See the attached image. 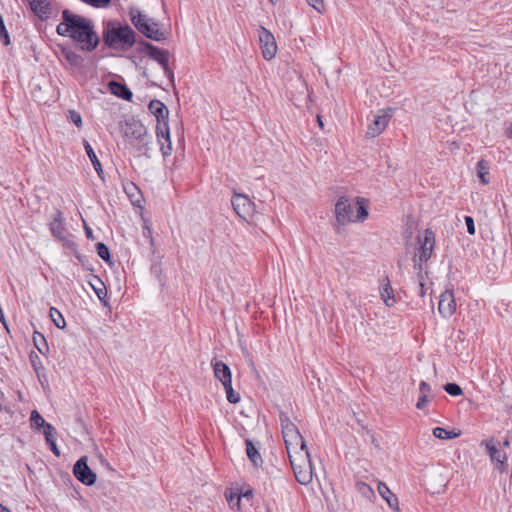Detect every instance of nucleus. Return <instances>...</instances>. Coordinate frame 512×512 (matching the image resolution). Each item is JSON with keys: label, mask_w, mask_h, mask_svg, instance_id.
<instances>
[{"label": "nucleus", "mask_w": 512, "mask_h": 512, "mask_svg": "<svg viewBox=\"0 0 512 512\" xmlns=\"http://www.w3.org/2000/svg\"><path fill=\"white\" fill-rule=\"evenodd\" d=\"M62 18L57 26L59 35L71 37L82 50L92 51L97 47L99 37L89 19L68 10L63 11Z\"/></svg>", "instance_id": "1"}, {"label": "nucleus", "mask_w": 512, "mask_h": 512, "mask_svg": "<svg viewBox=\"0 0 512 512\" xmlns=\"http://www.w3.org/2000/svg\"><path fill=\"white\" fill-rule=\"evenodd\" d=\"M154 150L153 136L144 124L135 118L130 119V155L136 159H149Z\"/></svg>", "instance_id": "2"}, {"label": "nucleus", "mask_w": 512, "mask_h": 512, "mask_svg": "<svg viewBox=\"0 0 512 512\" xmlns=\"http://www.w3.org/2000/svg\"><path fill=\"white\" fill-rule=\"evenodd\" d=\"M336 220L339 224L345 225L350 222H363L368 217V201L364 198H356L355 204L342 196L335 204Z\"/></svg>", "instance_id": "3"}, {"label": "nucleus", "mask_w": 512, "mask_h": 512, "mask_svg": "<svg viewBox=\"0 0 512 512\" xmlns=\"http://www.w3.org/2000/svg\"><path fill=\"white\" fill-rule=\"evenodd\" d=\"M130 20L135 28L148 39L154 41L165 39V33L160 30L159 23L140 10L130 8Z\"/></svg>", "instance_id": "4"}, {"label": "nucleus", "mask_w": 512, "mask_h": 512, "mask_svg": "<svg viewBox=\"0 0 512 512\" xmlns=\"http://www.w3.org/2000/svg\"><path fill=\"white\" fill-rule=\"evenodd\" d=\"M142 202H144V199L140 189L133 182H130V203L133 205L135 213L139 215V217L142 220L143 238L145 239L146 243H148L149 246L152 248L153 238L150 227V221L144 216L145 208L142 205Z\"/></svg>", "instance_id": "5"}, {"label": "nucleus", "mask_w": 512, "mask_h": 512, "mask_svg": "<svg viewBox=\"0 0 512 512\" xmlns=\"http://www.w3.org/2000/svg\"><path fill=\"white\" fill-rule=\"evenodd\" d=\"M289 460L296 480L302 485L309 484L312 481V465L309 451H305V453L296 452V455H290Z\"/></svg>", "instance_id": "6"}, {"label": "nucleus", "mask_w": 512, "mask_h": 512, "mask_svg": "<svg viewBox=\"0 0 512 512\" xmlns=\"http://www.w3.org/2000/svg\"><path fill=\"white\" fill-rule=\"evenodd\" d=\"M104 42L111 48L120 49L128 44V26L118 22H109L104 31Z\"/></svg>", "instance_id": "7"}, {"label": "nucleus", "mask_w": 512, "mask_h": 512, "mask_svg": "<svg viewBox=\"0 0 512 512\" xmlns=\"http://www.w3.org/2000/svg\"><path fill=\"white\" fill-rule=\"evenodd\" d=\"M418 248L415 251L414 257L419 262H428L431 258L435 247V234L432 230L426 229L423 235L417 237Z\"/></svg>", "instance_id": "8"}, {"label": "nucleus", "mask_w": 512, "mask_h": 512, "mask_svg": "<svg viewBox=\"0 0 512 512\" xmlns=\"http://www.w3.org/2000/svg\"><path fill=\"white\" fill-rule=\"evenodd\" d=\"M393 112V108H385L379 110L377 114L373 116V120L367 128V136L370 138H375L379 136L387 127L389 120L393 115Z\"/></svg>", "instance_id": "9"}, {"label": "nucleus", "mask_w": 512, "mask_h": 512, "mask_svg": "<svg viewBox=\"0 0 512 512\" xmlns=\"http://www.w3.org/2000/svg\"><path fill=\"white\" fill-rule=\"evenodd\" d=\"M288 457L298 453H305L307 450L306 443L300 434L298 428L282 432Z\"/></svg>", "instance_id": "10"}, {"label": "nucleus", "mask_w": 512, "mask_h": 512, "mask_svg": "<svg viewBox=\"0 0 512 512\" xmlns=\"http://www.w3.org/2000/svg\"><path fill=\"white\" fill-rule=\"evenodd\" d=\"M231 203L237 215L244 220H248L255 213L254 203L244 194H234Z\"/></svg>", "instance_id": "11"}, {"label": "nucleus", "mask_w": 512, "mask_h": 512, "mask_svg": "<svg viewBox=\"0 0 512 512\" xmlns=\"http://www.w3.org/2000/svg\"><path fill=\"white\" fill-rule=\"evenodd\" d=\"M258 37L262 55L266 60H271L277 52V45L273 34L264 27H260Z\"/></svg>", "instance_id": "12"}, {"label": "nucleus", "mask_w": 512, "mask_h": 512, "mask_svg": "<svg viewBox=\"0 0 512 512\" xmlns=\"http://www.w3.org/2000/svg\"><path fill=\"white\" fill-rule=\"evenodd\" d=\"M143 51L146 52L153 60L157 61L163 68L164 72L168 76H173L172 71L169 68V53L166 50L160 49L151 43L142 42Z\"/></svg>", "instance_id": "13"}, {"label": "nucleus", "mask_w": 512, "mask_h": 512, "mask_svg": "<svg viewBox=\"0 0 512 512\" xmlns=\"http://www.w3.org/2000/svg\"><path fill=\"white\" fill-rule=\"evenodd\" d=\"M73 473L85 485L91 486L96 482V474L87 465V457H81L75 463Z\"/></svg>", "instance_id": "14"}, {"label": "nucleus", "mask_w": 512, "mask_h": 512, "mask_svg": "<svg viewBox=\"0 0 512 512\" xmlns=\"http://www.w3.org/2000/svg\"><path fill=\"white\" fill-rule=\"evenodd\" d=\"M157 141L164 158L172 153V142L168 123H161L156 126Z\"/></svg>", "instance_id": "15"}, {"label": "nucleus", "mask_w": 512, "mask_h": 512, "mask_svg": "<svg viewBox=\"0 0 512 512\" xmlns=\"http://www.w3.org/2000/svg\"><path fill=\"white\" fill-rule=\"evenodd\" d=\"M438 311L444 318H449L455 313L456 301L451 291H445L440 295Z\"/></svg>", "instance_id": "16"}, {"label": "nucleus", "mask_w": 512, "mask_h": 512, "mask_svg": "<svg viewBox=\"0 0 512 512\" xmlns=\"http://www.w3.org/2000/svg\"><path fill=\"white\" fill-rule=\"evenodd\" d=\"M49 227L52 235L55 238L61 241H65L67 239V229L64 224V216L60 210L55 211Z\"/></svg>", "instance_id": "17"}, {"label": "nucleus", "mask_w": 512, "mask_h": 512, "mask_svg": "<svg viewBox=\"0 0 512 512\" xmlns=\"http://www.w3.org/2000/svg\"><path fill=\"white\" fill-rule=\"evenodd\" d=\"M149 110L157 119V125L161 123H168L169 110L166 105L160 100H151L149 103Z\"/></svg>", "instance_id": "18"}, {"label": "nucleus", "mask_w": 512, "mask_h": 512, "mask_svg": "<svg viewBox=\"0 0 512 512\" xmlns=\"http://www.w3.org/2000/svg\"><path fill=\"white\" fill-rule=\"evenodd\" d=\"M485 445H486L487 452H488L492 462H495L499 465L498 469L500 471H504V469L506 467V461H507L506 454L503 451L499 450L494 445L492 440L485 442Z\"/></svg>", "instance_id": "19"}, {"label": "nucleus", "mask_w": 512, "mask_h": 512, "mask_svg": "<svg viewBox=\"0 0 512 512\" xmlns=\"http://www.w3.org/2000/svg\"><path fill=\"white\" fill-rule=\"evenodd\" d=\"M215 377L222 383L223 386L232 383L231 370L228 365L223 361H216L212 363Z\"/></svg>", "instance_id": "20"}, {"label": "nucleus", "mask_w": 512, "mask_h": 512, "mask_svg": "<svg viewBox=\"0 0 512 512\" xmlns=\"http://www.w3.org/2000/svg\"><path fill=\"white\" fill-rule=\"evenodd\" d=\"M380 295L386 306L391 307L394 305V291L388 278H386L385 283L382 284Z\"/></svg>", "instance_id": "21"}, {"label": "nucleus", "mask_w": 512, "mask_h": 512, "mask_svg": "<svg viewBox=\"0 0 512 512\" xmlns=\"http://www.w3.org/2000/svg\"><path fill=\"white\" fill-rule=\"evenodd\" d=\"M83 145H84L85 151H86L91 163L93 164L98 176L100 178H103L104 173H103L102 165H101L96 153L94 152L92 146L90 145V143L87 140L83 141Z\"/></svg>", "instance_id": "22"}, {"label": "nucleus", "mask_w": 512, "mask_h": 512, "mask_svg": "<svg viewBox=\"0 0 512 512\" xmlns=\"http://www.w3.org/2000/svg\"><path fill=\"white\" fill-rule=\"evenodd\" d=\"M246 454L255 467L262 465L263 460L251 440L246 439Z\"/></svg>", "instance_id": "23"}, {"label": "nucleus", "mask_w": 512, "mask_h": 512, "mask_svg": "<svg viewBox=\"0 0 512 512\" xmlns=\"http://www.w3.org/2000/svg\"><path fill=\"white\" fill-rule=\"evenodd\" d=\"M108 88L115 96L128 100V88L124 84L116 81H110L108 83Z\"/></svg>", "instance_id": "24"}, {"label": "nucleus", "mask_w": 512, "mask_h": 512, "mask_svg": "<svg viewBox=\"0 0 512 512\" xmlns=\"http://www.w3.org/2000/svg\"><path fill=\"white\" fill-rule=\"evenodd\" d=\"M460 435L461 432L459 430H447L442 427H435L433 429V436L441 440L454 439L459 437Z\"/></svg>", "instance_id": "25"}, {"label": "nucleus", "mask_w": 512, "mask_h": 512, "mask_svg": "<svg viewBox=\"0 0 512 512\" xmlns=\"http://www.w3.org/2000/svg\"><path fill=\"white\" fill-rule=\"evenodd\" d=\"M30 7L35 14L39 17H43L48 12L49 3L47 0H30Z\"/></svg>", "instance_id": "26"}, {"label": "nucleus", "mask_w": 512, "mask_h": 512, "mask_svg": "<svg viewBox=\"0 0 512 512\" xmlns=\"http://www.w3.org/2000/svg\"><path fill=\"white\" fill-rule=\"evenodd\" d=\"M477 174L482 184L486 185L489 183V163L481 159L477 163Z\"/></svg>", "instance_id": "27"}, {"label": "nucleus", "mask_w": 512, "mask_h": 512, "mask_svg": "<svg viewBox=\"0 0 512 512\" xmlns=\"http://www.w3.org/2000/svg\"><path fill=\"white\" fill-rule=\"evenodd\" d=\"M356 489L357 491L366 499L371 500L375 497L374 490L371 488L370 485L364 483V482H357L356 483Z\"/></svg>", "instance_id": "28"}, {"label": "nucleus", "mask_w": 512, "mask_h": 512, "mask_svg": "<svg viewBox=\"0 0 512 512\" xmlns=\"http://www.w3.org/2000/svg\"><path fill=\"white\" fill-rule=\"evenodd\" d=\"M33 341L41 354H45L48 351V345L44 336L39 332H34Z\"/></svg>", "instance_id": "29"}, {"label": "nucleus", "mask_w": 512, "mask_h": 512, "mask_svg": "<svg viewBox=\"0 0 512 512\" xmlns=\"http://www.w3.org/2000/svg\"><path fill=\"white\" fill-rule=\"evenodd\" d=\"M30 424L32 428L40 429L44 428L48 423L45 422L44 418L37 410H33L30 415Z\"/></svg>", "instance_id": "30"}, {"label": "nucleus", "mask_w": 512, "mask_h": 512, "mask_svg": "<svg viewBox=\"0 0 512 512\" xmlns=\"http://www.w3.org/2000/svg\"><path fill=\"white\" fill-rule=\"evenodd\" d=\"M414 263V271L416 273L417 281H425L428 272L426 271L424 265L427 262H419L418 259L413 258Z\"/></svg>", "instance_id": "31"}, {"label": "nucleus", "mask_w": 512, "mask_h": 512, "mask_svg": "<svg viewBox=\"0 0 512 512\" xmlns=\"http://www.w3.org/2000/svg\"><path fill=\"white\" fill-rule=\"evenodd\" d=\"M50 317L56 327L63 329L66 325L63 315L56 309H50Z\"/></svg>", "instance_id": "32"}, {"label": "nucleus", "mask_w": 512, "mask_h": 512, "mask_svg": "<svg viewBox=\"0 0 512 512\" xmlns=\"http://www.w3.org/2000/svg\"><path fill=\"white\" fill-rule=\"evenodd\" d=\"M90 285L94 292L97 294L98 298L102 300L106 295V288L104 283L98 277H94V282H90Z\"/></svg>", "instance_id": "33"}, {"label": "nucleus", "mask_w": 512, "mask_h": 512, "mask_svg": "<svg viewBox=\"0 0 512 512\" xmlns=\"http://www.w3.org/2000/svg\"><path fill=\"white\" fill-rule=\"evenodd\" d=\"M224 389H225V392H226L227 400L230 403L235 404V403H238L240 401V396H239L238 393H236L233 390L232 383L225 385Z\"/></svg>", "instance_id": "34"}, {"label": "nucleus", "mask_w": 512, "mask_h": 512, "mask_svg": "<svg viewBox=\"0 0 512 512\" xmlns=\"http://www.w3.org/2000/svg\"><path fill=\"white\" fill-rule=\"evenodd\" d=\"M279 419H280L282 432L288 431V429L292 430V429L297 428L296 425L289 419V417L286 414L281 413L279 416Z\"/></svg>", "instance_id": "35"}, {"label": "nucleus", "mask_w": 512, "mask_h": 512, "mask_svg": "<svg viewBox=\"0 0 512 512\" xmlns=\"http://www.w3.org/2000/svg\"><path fill=\"white\" fill-rule=\"evenodd\" d=\"M444 390L451 396H460L463 393L462 388L456 383H447Z\"/></svg>", "instance_id": "36"}, {"label": "nucleus", "mask_w": 512, "mask_h": 512, "mask_svg": "<svg viewBox=\"0 0 512 512\" xmlns=\"http://www.w3.org/2000/svg\"><path fill=\"white\" fill-rule=\"evenodd\" d=\"M44 436L47 443H52V441H56V431L51 424H47L44 427Z\"/></svg>", "instance_id": "37"}, {"label": "nucleus", "mask_w": 512, "mask_h": 512, "mask_svg": "<svg viewBox=\"0 0 512 512\" xmlns=\"http://www.w3.org/2000/svg\"><path fill=\"white\" fill-rule=\"evenodd\" d=\"M226 499L231 508H240L241 495L231 492L229 495H226Z\"/></svg>", "instance_id": "38"}, {"label": "nucleus", "mask_w": 512, "mask_h": 512, "mask_svg": "<svg viewBox=\"0 0 512 512\" xmlns=\"http://www.w3.org/2000/svg\"><path fill=\"white\" fill-rule=\"evenodd\" d=\"M97 254L100 258H102L105 261H108L110 258L109 249L108 247L103 243H98L96 245Z\"/></svg>", "instance_id": "39"}, {"label": "nucleus", "mask_w": 512, "mask_h": 512, "mask_svg": "<svg viewBox=\"0 0 512 512\" xmlns=\"http://www.w3.org/2000/svg\"><path fill=\"white\" fill-rule=\"evenodd\" d=\"M67 118L73 122L78 128H81L82 127V117L81 115L74 111V110H70L68 111V115H67Z\"/></svg>", "instance_id": "40"}, {"label": "nucleus", "mask_w": 512, "mask_h": 512, "mask_svg": "<svg viewBox=\"0 0 512 512\" xmlns=\"http://www.w3.org/2000/svg\"><path fill=\"white\" fill-rule=\"evenodd\" d=\"M0 38L3 41L4 45H9L10 44L9 34H8L7 30H6L3 18L1 16H0Z\"/></svg>", "instance_id": "41"}, {"label": "nucleus", "mask_w": 512, "mask_h": 512, "mask_svg": "<svg viewBox=\"0 0 512 512\" xmlns=\"http://www.w3.org/2000/svg\"><path fill=\"white\" fill-rule=\"evenodd\" d=\"M378 492L383 499L393 494L384 482H378Z\"/></svg>", "instance_id": "42"}, {"label": "nucleus", "mask_w": 512, "mask_h": 512, "mask_svg": "<svg viewBox=\"0 0 512 512\" xmlns=\"http://www.w3.org/2000/svg\"><path fill=\"white\" fill-rule=\"evenodd\" d=\"M464 221L467 227V232L470 235H474L476 232L474 219L471 216H465Z\"/></svg>", "instance_id": "43"}, {"label": "nucleus", "mask_w": 512, "mask_h": 512, "mask_svg": "<svg viewBox=\"0 0 512 512\" xmlns=\"http://www.w3.org/2000/svg\"><path fill=\"white\" fill-rule=\"evenodd\" d=\"M419 391L421 396L425 395L429 397V394L431 393V386L427 382L421 381L419 384Z\"/></svg>", "instance_id": "44"}, {"label": "nucleus", "mask_w": 512, "mask_h": 512, "mask_svg": "<svg viewBox=\"0 0 512 512\" xmlns=\"http://www.w3.org/2000/svg\"><path fill=\"white\" fill-rule=\"evenodd\" d=\"M84 2L95 6V7H104L107 6L111 0H83Z\"/></svg>", "instance_id": "45"}, {"label": "nucleus", "mask_w": 512, "mask_h": 512, "mask_svg": "<svg viewBox=\"0 0 512 512\" xmlns=\"http://www.w3.org/2000/svg\"><path fill=\"white\" fill-rule=\"evenodd\" d=\"M308 4L313 7L318 12H321L324 8V2L323 0H307Z\"/></svg>", "instance_id": "46"}, {"label": "nucleus", "mask_w": 512, "mask_h": 512, "mask_svg": "<svg viewBox=\"0 0 512 512\" xmlns=\"http://www.w3.org/2000/svg\"><path fill=\"white\" fill-rule=\"evenodd\" d=\"M385 500L390 508H398V498L394 494H391L390 496L386 497Z\"/></svg>", "instance_id": "47"}, {"label": "nucleus", "mask_w": 512, "mask_h": 512, "mask_svg": "<svg viewBox=\"0 0 512 512\" xmlns=\"http://www.w3.org/2000/svg\"><path fill=\"white\" fill-rule=\"evenodd\" d=\"M428 401H429V397L428 396H425V395L421 396L420 395V397L418 398V401L416 403V408L419 409V410H423L426 407Z\"/></svg>", "instance_id": "48"}, {"label": "nucleus", "mask_w": 512, "mask_h": 512, "mask_svg": "<svg viewBox=\"0 0 512 512\" xmlns=\"http://www.w3.org/2000/svg\"><path fill=\"white\" fill-rule=\"evenodd\" d=\"M50 445V448L52 450V452L56 455V456H60V451L56 445V441H52V443H48Z\"/></svg>", "instance_id": "49"}, {"label": "nucleus", "mask_w": 512, "mask_h": 512, "mask_svg": "<svg viewBox=\"0 0 512 512\" xmlns=\"http://www.w3.org/2000/svg\"><path fill=\"white\" fill-rule=\"evenodd\" d=\"M424 282H425V281H418L419 295H420L421 297H424V296H425V285H424Z\"/></svg>", "instance_id": "50"}, {"label": "nucleus", "mask_w": 512, "mask_h": 512, "mask_svg": "<svg viewBox=\"0 0 512 512\" xmlns=\"http://www.w3.org/2000/svg\"><path fill=\"white\" fill-rule=\"evenodd\" d=\"M137 34L130 28V47L136 42Z\"/></svg>", "instance_id": "51"}, {"label": "nucleus", "mask_w": 512, "mask_h": 512, "mask_svg": "<svg viewBox=\"0 0 512 512\" xmlns=\"http://www.w3.org/2000/svg\"><path fill=\"white\" fill-rule=\"evenodd\" d=\"M505 135L506 137L512 139V123L509 124L505 129Z\"/></svg>", "instance_id": "52"}, {"label": "nucleus", "mask_w": 512, "mask_h": 512, "mask_svg": "<svg viewBox=\"0 0 512 512\" xmlns=\"http://www.w3.org/2000/svg\"><path fill=\"white\" fill-rule=\"evenodd\" d=\"M85 233L88 238H93L92 230L86 224L84 225Z\"/></svg>", "instance_id": "53"}, {"label": "nucleus", "mask_w": 512, "mask_h": 512, "mask_svg": "<svg viewBox=\"0 0 512 512\" xmlns=\"http://www.w3.org/2000/svg\"><path fill=\"white\" fill-rule=\"evenodd\" d=\"M243 497H245V498H250V497H252V491H251V490L246 491V492L243 494Z\"/></svg>", "instance_id": "54"}, {"label": "nucleus", "mask_w": 512, "mask_h": 512, "mask_svg": "<svg viewBox=\"0 0 512 512\" xmlns=\"http://www.w3.org/2000/svg\"><path fill=\"white\" fill-rule=\"evenodd\" d=\"M0 512H11V511L0 503Z\"/></svg>", "instance_id": "55"}, {"label": "nucleus", "mask_w": 512, "mask_h": 512, "mask_svg": "<svg viewBox=\"0 0 512 512\" xmlns=\"http://www.w3.org/2000/svg\"><path fill=\"white\" fill-rule=\"evenodd\" d=\"M317 121H318L319 126H320L321 128H323L324 124H323L322 119H321V117H320V116H317Z\"/></svg>", "instance_id": "56"}, {"label": "nucleus", "mask_w": 512, "mask_h": 512, "mask_svg": "<svg viewBox=\"0 0 512 512\" xmlns=\"http://www.w3.org/2000/svg\"><path fill=\"white\" fill-rule=\"evenodd\" d=\"M75 57H76V56H73V57L68 56V59H69L70 61H74Z\"/></svg>", "instance_id": "57"}, {"label": "nucleus", "mask_w": 512, "mask_h": 512, "mask_svg": "<svg viewBox=\"0 0 512 512\" xmlns=\"http://www.w3.org/2000/svg\"><path fill=\"white\" fill-rule=\"evenodd\" d=\"M504 445H505V446H508V445H509V442L506 440V441L504 442Z\"/></svg>", "instance_id": "58"}, {"label": "nucleus", "mask_w": 512, "mask_h": 512, "mask_svg": "<svg viewBox=\"0 0 512 512\" xmlns=\"http://www.w3.org/2000/svg\"><path fill=\"white\" fill-rule=\"evenodd\" d=\"M132 96H133V94H132V92L130 91V94H129L130 100L132 99Z\"/></svg>", "instance_id": "59"}]
</instances>
